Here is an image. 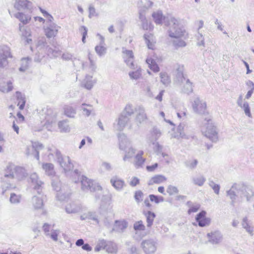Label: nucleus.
Returning <instances> with one entry per match:
<instances>
[{
	"label": "nucleus",
	"mask_w": 254,
	"mask_h": 254,
	"mask_svg": "<svg viewBox=\"0 0 254 254\" xmlns=\"http://www.w3.org/2000/svg\"><path fill=\"white\" fill-rule=\"evenodd\" d=\"M167 178L163 175H157L153 177L149 181L148 185H152L154 184H159L165 182Z\"/></svg>",
	"instance_id": "nucleus-33"
},
{
	"label": "nucleus",
	"mask_w": 254,
	"mask_h": 254,
	"mask_svg": "<svg viewBox=\"0 0 254 254\" xmlns=\"http://www.w3.org/2000/svg\"><path fill=\"white\" fill-rule=\"evenodd\" d=\"M177 117L180 119L184 120L187 118V110L183 108L182 110H178L177 113Z\"/></svg>",
	"instance_id": "nucleus-61"
},
{
	"label": "nucleus",
	"mask_w": 254,
	"mask_h": 254,
	"mask_svg": "<svg viewBox=\"0 0 254 254\" xmlns=\"http://www.w3.org/2000/svg\"><path fill=\"white\" fill-rule=\"evenodd\" d=\"M56 117L55 115H53V116L51 117L49 116L46 117V122L45 124V126L49 130H51L52 126L54 124H55L56 121Z\"/></svg>",
	"instance_id": "nucleus-42"
},
{
	"label": "nucleus",
	"mask_w": 254,
	"mask_h": 254,
	"mask_svg": "<svg viewBox=\"0 0 254 254\" xmlns=\"http://www.w3.org/2000/svg\"><path fill=\"white\" fill-rule=\"evenodd\" d=\"M185 127V125L184 123L180 124L179 126L177 128V131L179 133V134H177L174 136L175 137L179 138H186L187 136L184 132V128Z\"/></svg>",
	"instance_id": "nucleus-48"
},
{
	"label": "nucleus",
	"mask_w": 254,
	"mask_h": 254,
	"mask_svg": "<svg viewBox=\"0 0 254 254\" xmlns=\"http://www.w3.org/2000/svg\"><path fill=\"white\" fill-rule=\"evenodd\" d=\"M46 51L48 55L51 58L57 57L60 55V51L58 49H53L50 47L47 46L46 47Z\"/></svg>",
	"instance_id": "nucleus-50"
},
{
	"label": "nucleus",
	"mask_w": 254,
	"mask_h": 254,
	"mask_svg": "<svg viewBox=\"0 0 254 254\" xmlns=\"http://www.w3.org/2000/svg\"><path fill=\"white\" fill-rule=\"evenodd\" d=\"M130 79L137 80L141 76V71L140 68L137 69L135 71H131L128 73Z\"/></svg>",
	"instance_id": "nucleus-51"
},
{
	"label": "nucleus",
	"mask_w": 254,
	"mask_h": 254,
	"mask_svg": "<svg viewBox=\"0 0 254 254\" xmlns=\"http://www.w3.org/2000/svg\"><path fill=\"white\" fill-rule=\"evenodd\" d=\"M149 197L150 201H154L157 204L164 201V198L161 196H157L154 194H150L149 195Z\"/></svg>",
	"instance_id": "nucleus-57"
},
{
	"label": "nucleus",
	"mask_w": 254,
	"mask_h": 254,
	"mask_svg": "<svg viewBox=\"0 0 254 254\" xmlns=\"http://www.w3.org/2000/svg\"><path fill=\"white\" fill-rule=\"evenodd\" d=\"M254 195V192L251 188L241 185L240 196L242 198L245 197L247 201H249Z\"/></svg>",
	"instance_id": "nucleus-21"
},
{
	"label": "nucleus",
	"mask_w": 254,
	"mask_h": 254,
	"mask_svg": "<svg viewBox=\"0 0 254 254\" xmlns=\"http://www.w3.org/2000/svg\"><path fill=\"white\" fill-rule=\"evenodd\" d=\"M143 154L142 151H139L135 157V163L134 165L136 167H139L142 166L145 161V159L143 158L142 156Z\"/></svg>",
	"instance_id": "nucleus-39"
},
{
	"label": "nucleus",
	"mask_w": 254,
	"mask_h": 254,
	"mask_svg": "<svg viewBox=\"0 0 254 254\" xmlns=\"http://www.w3.org/2000/svg\"><path fill=\"white\" fill-rule=\"evenodd\" d=\"M21 196L19 195H17L14 193L10 194L9 200L12 203H18L20 202Z\"/></svg>",
	"instance_id": "nucleus-59"
},
{
	"label": "nucleus",
	"mask_w": 254,
	"mask_h": 254,
	"mask_svg": "<svg viewBox=\"0 0 254 254\" xmlns=\"http://www.w3.org/2000/svg\"><path fill=\"white\" fill-rule=\"evenodd\" d=\"M32 149H34L36 152L35 157L37 160L39 159V150L43 148V146L41 143L39 142H34L32 143Z\"/></svg>",
	"instance_id": "nucleus-54"
},
{
	"label": "nucleus",
	"mask_w": 254,
	"mask_h": 254,
	"mask_svg": "<svg viewBox=\"0 0 254 254\" xmlns=\"http://www.w3.org/2000/svg\"><path fill=\"white\" fill-rule=\"evenodd\" d=\"M120 148L126 151V154L123 158L124 161L132 157L135 153V150L130 147V142L124 134L119 135Z\"/></svg>",
	"instance_id": "nucleus-5"
},
{
	"label": "nucleus",
	"mask_w": 254,
	"mask_h": 254,
	"mask_svg": "<svg viewBox=\"0 0 254 254\" xmlns=\"http://www.w3.org/2000/svg\"><path fill=\"white\" fill-rule=\"evenodd\" d=\"M191 180L194 185L201 187L205 182L206 179L203 175H196L192 176L191 178Z\"/></svg>",
	"instance_id": "nucleus-31"
},
{
	"label": "nucleus",
	"mask_w": 254,
	"mask_h": 254,
	"mask_svg": "<svg viewBox=\"0 0 254 254\" xmlns=\"http://www.w3.org/2000/svg\"><path fill=\"white\" fill-rule=\"evenodd\" d=\"M134 111L135 109L133 108V106L130 104H127L126 105L121 114H124L129 117L133 114Z\"/></svg>",
	"instance_id": "nucleus-46"
},
{
	"label": "nucleus",
	"mask_w": 254,
	"mask_h": 254,
	"mask_svg": "<svg viewBox=\"0 0 254 254\" xmlns=\"http://www.w3.org/2000/svg\"><path fill=\"white\" fill-rule=\"evenodd\" d=\"M129 120L130 119L128 117L121 114L116 123L114 124V129L118 131L123 130Z\"/></svg>",
	"instance_id": "nucleus-13"
},
{
	"label": "nucleus",
	"mask_w": 254,
	"mask_h": 254,
	"mask_svg": "<svg viewBox=\"0 0 254 254\" xmlns=\"http://www.w3.org/2000/svg\"><path fill=\"white\" fill-rule=\"evenodd\" d=\"M32 2L28 0H15L14 7L18 10H27L32 12Z\"/></svg>",
	"instance_id": "nucleus-14"
},
{
	"label": "nucleus",
	"mask_w": 254,
	"mask_h": 254,
	"mask_svg": "<svg viewBox=\"0 0 254 254\" xmlns=\"http://www.w3.org/2000/svg\"><path fill=\"white\" fill-rule=\"evenodd\" d=\"M110 182L112 186L117 190H121L124 185L125 182L124 181L119 179L117 177H113L110 180Z\"/></svg>",
	"instance_id": "nucleus-35"
},
{
	"label": "nucleus",
	"mask_w": 254,
	"mask_h": 254,
	"mask_svg": "<svg viewBox=\"0 0 254 254\" xmlns=\"http://www.w3.org/2000/svg\"><path fill=\"white\" fill-rule=\"evenodd\" d=\"M241 185L234 184L231 188V189L227 191V195L232 200V203L236 199L238 195H240Z\"/></svg>",
	"instance_id": "nucleus-19"
},
{
	"label": "nucleus",
	"mask_w": 254,
	"mask_h": 254,
	"mask_svg": "<svg viewBox=\"0 0 254 254\" xmlns=\"http://www.w3.org/2000/svg\"><path fill=\"white\" fill-rule=\"evenodd\" d=\"M153 2L150 0H140L138 2L139 6V19L141 22V26L143 29L152 31L154 28L152 23L148 21L146 18V12L152 5Z\"/></svg>",
	"instance_id": "nucleus-3"
},
{
	"label": "nucleus",
	"mask_w": 254,
	"mask_h": 254,
	"mask_svg": "<svg viewBox=\"0 0 254 254\" xmlns=\"http://www.w3.org/2000/svg\"><path fill=\"white\" fill-rule=\"evenodd\" d=\"M162 135L161 130L156 127H153L147 135V142L148 144L156 142Z\"/></svg>",
	"instance_id": "nucleus-15"
},
{
	"label": "nucleus",
	"mask_w": 254,
	"mask_h": 254,
	"mask_svg": "<svg viewBox=\"0 0 254 254\" xmlns=\"http://www.w3.org/2000/svg\"><path fill=\"white\" fill-rule=\"evenodd\" d=\"M47 44L46 40L45 38H42L39 40L37 43V48L39 50H42L46 48L47 46L46 47V45Z\"/></svg>",
	"instance_id": "nucleus-62"
},
{
	"label": "nucleus",
	"mask_w": 254,
	"mask_h": 254,
	"mask_svg": "<svg viewBox=\"0 0 254 254\" xmlns=\"http://www.w3.org/2000/svg\"><path fill=\"white\" fill-rule=\"evenodd\" d=\"M70 194V192L65 193L64 190L62 189L61 191L57 192L56 197L60 201H64L69 197Z\"/></svg>",
	"instance_id": "nucleus-47"
},
{
	"label": "nucleus",
	"mask_w": 254,
	"mask_h": 254,
	"mask_svg": "<svg viewBox=\"0 0 254 254\" xmlns=\"http://www.w3.org/2000/svg\"><path fill=\"white\" fill-rule=\"evenodd\" d=\"M164 23L169 27L167 32L173 46L176 49L186 47L187 43L185 40L188 39V34L180 25L179 20L169 15L164 18Z\"/></svg>",
	"instance_id": "nucleus-1"
},
{
	"label": "nucleus",
	"mask_w": 254,
	"mask_h": 254,
	"mask_svg": "<svg viewBox=\"0 0 254 254\" xmlns=\"http://www.w3.org/2000/svg\"><path fill=\"white\" fill-rule=\"evenodd\" d=\"M41 192H40V194H38L39 196L34 195L31 199V203L35 210L41 209L44 205Z\"/></svg>",
	"instance_id": "nucleus-23"
},
{
	"label": "nucleus",
	"mask_w": 254,
	"mask_h": 254,
	"mask_svg": "<svg viewBox=\"0 0 254 254\" xmlns=\"http://www.w3.org/2000/svg\"><path fill=\"white\" fill-rule=\"evenodd\" d=\"M206 212L202 211L196 216L195 220L198 223L199 226L205 227L208 226L210 223V219L205 217Z\"/></svg>",
	"instance_id": "nucleus-20"
},
{
	"label": "nucleus",
	"mask_w": 254,
	"mask_h": 254,
	"mask_svg": "<svg viewBox=\"0 0 254 254\" xmlns=\"http://www.w3.org/2000/svg\"><path fill=\"white\" fill-rule=\"evenodd\" d=\"M203 134L212 141L216 142L218 140V132L216 127L211 120L207 121V126L202 129Z\"/></svg>",
	"instance_id": "nucleus-6"
},
{
	"label": "nucleus",
	"mask_w": 254,
	"mask_h": 254,
	"mask_svg": "<svg viewBox=\"0 0 254 254\" xmlns=\"http://www.w3.org/2000/svg\"><path fill=\"white\" fill-rule=\"evenodd\" d=\"M64 113L69 118H73L76 113V110L69 105H65L64 108Z\"/></svg>",
	"instance_id": "nucleus-38"
},
{
	"label": "nucleus",
	"mask_w": 254,
	"mask_h": 254,
	"mask_svg": "<svg viewBox=\"0 0 254 254\" xmlns=\"http://www.w3.org/2000/svg\"><path fill=\"white\" fill-rule=\"evenodd\" d=\"M183 87L182 88V92L185 93L189 94L192 91V83L190 82L189 79H186L184 81Z\"/></svg>",
	"instance_id": "nucleus-45"
},
{
	"label": "nucleus",
	"mask_w": 254,
	"mask_h": 254,
	"mask_svg": "<svg viewBox=\"0 0 254 254\" xmlns=\"http://www.w3.org/2000/svg\"><path fill=\"white\" fill-rule=\"evenodd\" d=\"M127 227V222L124 220H116L115 222L112 231L122 233Z\"/></svg>",
	"instance_id": "nucleus-24"
},
{
	"label": "nucleus",
	"mask_w": 254,
	"mask_h": 254,
	"mask_svg": "<svg viewBox=\"0 0 254 254\" xmlns=\"http://www.w3.org/2000/svg\"><path fill=\"white\" fill-rule=\"evenodd\" d=\"M152 16L154 22L157 24H162V20H164V18H166L168 16H163L162 12L161 11H157L156 12H153Z\"/></svg>",
	"instance_id": "nucleus-36"
},
{
	"label": "nucleus",
	"mask_w": 254,
	"mask_h": 254,
	"mask_svg": "<svg viewBox=\"0 0 254 254\" xmlns=\"http://www.w3.org/2000/svg\"><path fill=\"white\" fill-rule=\"evenodd\" d=\"M133 229L135 231V234L134 236V238L137 240L141 239L143 236H139L138 235V233L140 231H144L145 229V226L144 225L143 221L139 220L135 222L133 224Z\"/></svg>",
	"instance_id": "nucleus-25"
},
{
	"label": "nucleus",
	"mask_w": 254,
	"mask_h": 254,
	"mask_svg": "<svg viewBox=\"0 0 254 254\" xmlns=\"http://www.w3.org/2000/svg\"><path fill=\"white\" fill-rule=\"evenodd\" d=\"M146 62L150 69L154 72H157L159 71V67L154 60L151 58H147Z\"/></svg>",
	"instance_id": "nucleus-44"
},
{
	"label": "nucleus",
	"mask_w": 254,
	"mask_h": 254,
	"mask_svg": "<svg viewBox=\"0 0 254 254\" xmlns=\"http://www.w3.org/2000/svg\"><path fill=\"white\" fill-rule=\"evenodd\" d=\"M56 160L59 163L61 167L63 168L65 173L70 171L73 168V165L71 163V160L68 156L62 157L61 152L56 150L54 152Z\"/></svg>",
	"instance_id": "nucleus-7"
},
{
	"label": "nucleus",
	"mask_w": 254,
	"mask_h": 254,
	"mask_svg": "<svg viewBox=\"0 0 254 254\" xmlns=\"http://www.w3.org/2000/svg\"><path fill=\"white\" fill-rule=\"evenodd\" d=\"M166 191L169 195L171 196L178 194L179 190L177 187L172 185H169L167 186Z\"/></svg>",
	"instance_id": "nucleus-53"
},
{
	"label": "nucleus",
	"mask_w": 254,
	"mask_h": 254,
	"mask_svg": "<svg viewBox=\"0 0 254 254\" xmlns=\"http://www.w3.org/2000/svg\"><path fill=\"white\" fill-rule=\"evenodd\" d=\"M26 176L27 173L24 168L9 165L6 167L4 177L5 178L16 179L17 180H21L24 179Z\"/></svg>",
	"instance_id": "nucleus-4"
},
{
	"label": "nucleus",
	"mask_w": 254,
	"mask_h": 254,
	"mask_svg": "<svg viewBox=\"0 0 254 254\" xmlns=\"http://www.w3.org/2000/svg\"><path fill=\"white\" fill-rule=\"evenodd\" d=\"M19 28L22 37L27 44L30 43L32 41L31 39L29 38V37L31 36L30 30L29 29L25 28V27L21 24H19Z\"/></svg>",
	"instance_id": "nucleus-27"
},
{
	"label": "nucleus",
	"mask_w": 254,
	"mask_h": 254,
	"mask_svg": "<svg viewBox=\"0 0 254 254\" xmlns=\"http://www.w3.org/2000/svg\"><path fill=\"white\" fill-rule=\"evenodd\" d=\"M141 246L145 254H152L157 250V243L152 239H146L141 242Z\"/></svg>",
	"instance_id": "nucleus-8"
},
{
	"label": "nucleus",
	"mask_w": 254,
	"mask_h": 254,
	"mask_svg": "<svg viewBox=\"0 0 254 254\" xmlns=\"http://www.w3.org/2000/svg\"><path fill=\"white\" fill-rule=\"evenodd\" d=\"M60 28L61 26L55 23H49L44 28L45 35L48 38H54L57 35Z\"/></svg>",
	"instance_id": "nucleus-11"
},
{
	"label": "nucleus",
	"mask_w": 254,
	"mask_h": 254,
	"mask_svg": "<svg viewBox=\"0 0 254 254\" xmlns=\"http://www.w3.org/2000/svg\"><path fill=\"white\" fill-rule=\"evenodd\" d=\"M31 59L29 58L22 59L21 60V66L19 68V71L22 72L25 71L28 68Z\"/></svg>",
	"instance_id": "nucleus-43"
},
{
	"label": "nucleus",
	"mask_w": 254,
	"mask_h": 254,
	"mask_svg": "<svg viewBox=\"0 0 254 254\" xmlns=\"http://www.w3.org/2000/svg\"><path fill=\"white\" fill-rule=\"evenodd\" d=\"M81 189L84 190H90L91 191L96 192V199H101L100 209L103 211H107L111 208V198L107 195H103L102 187L95 181L90 180L86 177L82 176L81 178Z\"/></svg>",
	"instance_id": "nucleus-2"
},
{
	"label": "nucleus",
	"mask_w": 254,
	"mask_h": 254,
	"mask_svg": "<svg viewBox=\"0 0 254 254\" xmlns=\"http://www.w3.org/2000/svg\"><path fill=\"white\" fill-rule=\"evenodd\" d=\"M42 168L48 176H51L55 174L54 167L52 163H43Z\"/></svg>",
	"instance_id": "nucleus-37"
},
{
	"label": "nucleus",
	"mask_w": 254,
	"mask_h": 254,
	"mask_svg": "<svg viewBox=\"0 0 254 254\" xmlns=\"http://www.w3.org/2000/svg\"><path fill=\"white\" fill-rule=\"evenodd\" d=\"M12 58L10 48L7 46H3L0 50V69L8 65L7 58Z\"/></svg>",
	"instance_id": "nucleus-9"
},
{
	"label": "nucleus",
	"mask_w": 254,
	"mask_h": 254,
	"mask_svg": "<svg viewBox=\"0 0 254 254\" xmlns=\"http://www.w3.org/2000/svg\"><path fill=\"white\" fill-rule=\"evenodd\" d=\"M81 210V205L75 202L68 203L65 206V211L68 214L76 213L80 212Z\"/></svg>",
	"instance_id": "nucleus-28"
},
{
	"label": "nucleus",
	"mask_w": 254,
	"mask_h": 254,
	"mask_svg": "<svg viewBox=\"0 0 254 254\" xmlns=\"http://www.w3.org/2000/svg\"><path fill=\"white\" fill-rule=\"evenodd\" d=\"M14 16L17 18L23 24L28 23L31 19V15L30 14H25L21 12H18L15 13Z\"/></svg>",
	"instance_id": "nucleus-30"
},
{
	"label": "nucleus",
	"mask_w": 254,
	"mask_h": 254,
	"mask_svg": "<svg viewBox=\"0 0 254 254\" xmlns=\"http://www.w3.org/2000/svg\"><path fill=\"white\" fill-rule=\"evenodd\" d=\"M58 126L61 131L68 132L69 131V127L67 124V120H64L59 122Z\"/></svg>",
	"instance_id": "nucleus-52"
},
{
	"label": "nucleus",
	"mask_w": 254,
	"mask_h": 254,
	"mask_svg": "<svg viewBox=\"0 0 254 254\" xmlns=\"http://www.w3.org/2000/svg\"><path fill=\"white\" fill-rule=\"evenodd\" d=\"M106 251L108 253L114 254L116 253L118 251V247L116 243L108 241L106 245Z\"/></svg>",
	"instance_id": "nucleus-41"
},
{
	"label": "nucleus",
	"mask_w": 254,
	"mask_h": 254,
	"mask_svg": "<svg viewBox=\"0 0 254 254\" xmlns=\"http://www.w3.org/2000/svg\"><path fill=\"white\" fill-rule=\"evenodd\" d=\"M107 245V242L104 240H101L99 241L97 245L95 248V252H99L101 250H105L106 249V245Z\"/></svg>",
	"instance_id": "nucleus-55"
},
{
	"label": "nucleus",
	"mask_w": 254,
	"mask_h": 254,
	"mask_svg": "<svg viewBox=\"0 0 254 254\" xmlns=\"http://www.w3.org/2000/svg\"><path fill=\"white\" fill-rule=\"evenodd\" d=\"M95 50L97 54L100 56L104 55L106 52V48L103 46V45L100 44L99 46H96Z\"/></svg>",
	"instance_id": "nucleus-58"
},
{
	"label": "nucleus",
	"mask_w": 254,
	"mask_h": 254,
	"mask_svg": "<svg viewBox=\"0 0 254 254\" xmlns=\"http://www.w3.org/2000/svg\"><path fill=\"white\" fill-rule=\"evenodd\" d=\"M209 185L213 189L216 194H219L220 190V186L219 185L215 184L213 181H210L209 182Z\"/></svg>",
	"instance_id": "nucleus-63"
},
{
	"label": "nucleus",
	"mask_w": 254,
	"mask_h": 254,
	"mask_svg": "<svg viewBox=\"0 0 254 254\" xmlns=\"http://www.w3.org/2000/svg\"><path fill=\"white\" fill-rule=\"evenodd\" d=\"M15 96L18 101L17 106L20 110H23L26 102L25 96L19 91L16 92Z\"/></svg>",
	"instance_id": "nucleus-34"
},
{
	"label": "nucleus",
	"mask_w": 254,
	"mask_h": 254,
	"mask_svg": "<svg viewBox=\"0 0 254 254\" xmlns=\"http://www.w3.org/2000/svg\"><path fill=\"white\" fill-rule=\"evenodd\" d=\"M13 88L12 82L5 79H0V91L5 93L12 90Z\"/></svg>",
	"instance_id": "nucleus-22"
},
{
	"label": "nucleus",
	"mask_w": 254,
	"mask_h": 254,
	"mask_svg": "<svg viewBox=\"0 0 254 254\" xmlns=\"http://www.w3.org/2000/svg\"><path fill=\"white\" fill-rule=\"evenodd\" d=\"M135 112L136 114L134 120L138 126L147 120V116L143 106L141 105L137 106L135 108Z\"/></svg>",
	"instance_id": "nucleus-10"
},
{
	"label": "nucleus",
	"mask_w": 254,
	"mask_h": 254,
	"mask_svg": "<svg viewBox=\"0 0 254 254\" xmlns=\"http://www.w3.org/2000/svg\"><path fill=\"white\" fill-rule=\"evenodd\" d=\"M123 58L127 64L131 68H134V65L133 62V54L131 50H127L126 48H122Z\"/></svg>",
	"instance_id": "nucleus-16"
},
{
	"label": "nucleus",
	"mask_w": 254,
	"mask_h": 254,
	"mask_svg": "<svg viewBox=\"0 0 254 254\" xmlns=\"http://www.w3.org/2000/svg\"><path fill=\"white\" fill-rule=\"evenodd\" d=\"M192 108L193 111L198 114H204L205 112L206 109V104L205 102L202 100L196 97L192 103Z\"/></svg>",
	"instance_id": "nucleus-12"
},
{
	"label": "nucleus",
	"mask_w": 254,
	"mask_h": 254,
	"mask_svg": "<svg viewBox=\"0 0 254 254\" xmlns=\"http://www.w3.org/2000/svg\"><path fill=\"white\" fill-rule=\"evenodd\" d=\"M144 215L146 218L147 227L150 228L153 224L155 214L153 212L148 211L146 213H144Z\"/></svg>",
	"instance_id": "nucleus-40"
},
{
	"label": "nucleus",
	"mask_w": 254,
	"mask_h": 254,
	"mask_svg": "<svg viewBox=\"0 0 254 254\" xmlns=\"http://www.w3.org/2000/svg\"><path fill=\"white\" fill-rule=\"evenodd\" d=\"M30 179L34 186V189L37 191L38 194H40V192H42V190L44 183L40 180L38 176L35 173L31 174Z\"/></svg>",
	"instance_id": "nucleus-17"
},
{
	"label": "nucleus",
	"mask_w": 254,
	"mask_h": 254,
	"mask_svg": "<svg viewBox=\"0 0 254 254\" xmlns=\"http://www.w3.org/2000/svg\"><path fill=\"white\" fill-rule=\"evenodd\" d=\"M242 227L251 235H253L254 227L248 216L243 218L241 221Z\"/></svg>",
	"instance_id": "nucleus-26"
},
{
	"label": "nucleus",
	"mask_w": 254,
	"mask_h": 254,
	"mask_svg": "<svg viewBox=\"0 0 254 254\" xmlns=\"http://www.w3.org/2000/svg\"><path fill=\"white\" fill-rule=\"evenodd\" d=\"M95 83V81L92 80V76L87 75L81 83V86L85 88L90 90Z\"/></svg>",
	"instance_id": "nucleus-32"
},
{
	"label": "nucleus",
	"mask_w": 254,
	"mask_h": 254,
	"mask_svg": "<svg viewBox=\"0 0 254 254\" xmlns=\"http://www.w3.org/2000/svg\"><path fill=\"white\" fill-rule=\"evenodd\" d=\"M160 77L162 83L164 85H168L170 82V79L168 74L165 72H161Z\"/></svg>",
	"instance_id": "nucleus-56"
},
{
	"label": "nucleus",
	"mask_w": 254,
	"mask_h": 254,
	"mask_svg": "<svg viewBox=\"0 0 254 254\" xmlns=\"http://www.w3.org/2000/svg\"><path fill=\"white\" fill-rule=\"evenodd\" d=\"M81 108L84 112V114L87 117L89 116L93 111L92 106L90 104L83 103Z\"/></svg>",
	"instance_id": "nucleus-49"
},
{
	"label": "nucleus",
	"mask_w": 254,
	"mask_h": 254,
	"mask_svg": "<svg viewBox=\"0 0 254 254\" xmlns=\"http://www.w3.org/2000/svg\"><path fill=\"white\" fill-rule=\"evenodd\" d=\"M241 108L244 110L246 116H248L249 117H252V115L250 111V108L247 102H245L243 103V106Z\"/></svg>",
	"instance_id": "nucleus-60"
},
{
	"label": "nucleus",
	"mask_w": 254,
	"mask_h": 254,
	"mask_svg": "<svg viewBox=\"0 0 254 254\" xmlns=\"http://www.w3.org/2000/svg\"><path fill=\"white\" fill-rule=\"evenodd\" d=\"M145 43L149 49L154 50L155 47L156 39L152 34H145L144 35Z\"/></svg>",
	"instance_id": "nucleus-29"
},
{
	"label": "nucleus",
	"mask_w": 254,
	"mask_h": 254,
	"mask_svg": "<svg viewBox=\"0 0 254 254\" xmlns=\"http://www.w3.org/2000/svg\"><path fill=\"white\" fill-rule=\"evenodd\" d=\"M208 241L212 244H219L223 240V236L219 231H214L207 233Z\"/></svg>",
	"instance_id": "nucleus-18"
},
{
	"label": "nucleus",
	"mask_w": 254,
	"mask_h": 254,
	"mask_svg": "<svg viewBox=\"0 0 254 254\" xmlns=\"http://www.w3.org/2000/svg\"><path fill=\"white\" fill-rule=\"evenodd\" d=\"M60 234V231L59 230H54L52 231L49 236L54 241H57L58 240V237Z\"/></svg>",
	"instance_id": "nucleus-64"
}]
</instances>
